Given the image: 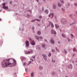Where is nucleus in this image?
Here are the masks:
<instances>
[{"mask_svg": "<svg viewBox=\"0 0 77 77\" xmlns=\"http://www.w3.org/2000/svg\"><path fill=\"white\" fill-rule=\"evenodd\" d=\"M52 61L53 62H55V60H53V59H52Z\"/></svg>", "mask_w": 77, "mask_h": 77, "instance_id": "obj_48", "label": "nucleus"}, {"mask_svg": "<svg viewBox=\"0 0 77 77\" xmlns=\"http://www.w3.org/2000/svg\"><path fill=\"white\" fill-rule=\"evenodd\" d=\"M69 16L70 17V18H72V14H70L69 15Z\"/></svg>", "mask_w": 77, "mask_h": 77, "instance_id": "obj_42", "label": "nucleus"}, {"mask_svg": "<svg viewBox=\"0 0 77 77\" xmlns=\"http://www.w3.org/2000/svg\"><path fill=\"white\" fill-rule=\"evenodd\" d=\"M39 69L40 70H42V69H43V67L41 66H39Z\"/></svg>", "mask_w": 77, "mask_h": 77, "instance_id": "obj_17", "label": "nucleus"}, {"mask_svg": "<svg viewBox=\"0 0 77 77\" xmlns=\"http://www.w3.org/2000/svg\"><path fill=\"white\" fill-rule=\"evenodd\" d=\"M33 53V51H26L25 52V53L26 54H32Z\"/></svg>", "mask_w": 77, "mask_h": 77, "instance_id": "obj_5", "label": "nucleus"}, {"mask_svg": "<svg viewBox=\"0 0 77 77\" xmlns=\"http://www.w3.org/2000/svg\"><path fill=\"white\" fill-rule=\"evenodd\" d=\"M55 48H56V50H57V51H58V52H60V51H59V49H57V48L55 47Z\"/></svg>", "mask_w": 77, "mask_h": 77, "instance_id": "obj_29", "label": "nucleus"}, {"mask_svg": "<svg viewBox=\"0 0 77 77\" xmlns=\"http://www.w3.org/2000/svg\"><path fill=\"white\" fill-rule=\"evenodd\" d=\"M42 56L43 57H46L47 56V55H45V54H42Z\"/></svg>", "mask_w": 77, "mask_h": 77, "instance_id": "obj_23", "label": "nucleus"}, {"mask_svg": "<svg viewBox=\"0 0 77 77\" xmlns=\"http://www.w3.org/2000/svg\"><path fill=\"white\" fill-rule=\"evenodd\" d=\"M55 26L56 28H57H57H59V25L57 24H55Z\"/></svg>", "mask_w": 77, "mask_h": 77, "instance_id": "obj_16", "label": "nucleus"}, {"mask_svg": "<svg viewBox=\"0 0 77 77\" xmlns=\"http://www.w3.org/2000/svg\"><path fill=\"white\" fill-rule=\"evenodd\" d=\"M62 11H65V9H64L63 8H62Z\"/></svg>", "mask_w": 77, "mask_h": 77, "instance_id": "obj_49", "label": "nucleus"}, {"mask_svg": "<svg viewBox=\"0 0 77 77\" xmlns=\"http://www.w3.org/2000/svg\"><path fill=\"white\" fill-rule=\"evenodd\" d=\"M62 36L63 37V38H65V36H66L64 34H62Z\"/></svg>", "mask_w": 77, "mask_h": 77, "instance_id": "obj_28", "label": "nucleus"}, {"mask_svg": "<svg viewBox=\"0 0 77 77\" xmlns=\"http://www.w3.org/2000/svg\"><path fill=\"white\" fill-rule=\"evenodd\" d=\"M32 58H33V59H35V56H33L32 57Z\"/></svg>", "mask_w": 77, "mask_h": 77, "instance_id": "obj_57", "label": "nucleus"}, {"mask_svg": "<svg viewBox=\"0 0 77 77\" xmlns=\"http://www.w3.org/2000/svg\"><path fill=\"white\" fill-rule=\"evenodd\" d=\"M50 41L51 43V44H54V41L53 39H51L50 40Z\"/></svg>", "mask_w": 77, "mask_h": 77, "instance_id": "obj_12", "label": "nucleus"}, {"mask_svg": "<svg viewBox=\"0 0 77 77\" xmlns=\"http://www.w3.org/2000/svg\"><path fill=\"white\" fill-rule=\"evenodd\" d=\"M20 59L22 60H25L26 59V57H23V56H21L20 57Z\"/></svg>", "mask_w": 77, "mask_h": 77, "instance_id": "obj_13", "label": "nucleus"}, {"mask_svg": "<svg viewBox=\"0 0 77 77\" xmlns=\"http://www.w3.org/2000/svg\"><path fill=\"white\" fill-rule=\"evenodd\" d=\"M56 5L54 4H53V8L54 9H56Z\"/></svg>", "mask_w": 77, "mask_h": 77, "instance_id": "obj_14", "label": "nucleus"}, {"mask_svg": "<svg viewBox=\"0 0 77 77\" xmlns=\"http://www.w3.org/2000/svg\"><path fill=\"white\" fill-rule=\"evenodd\" d=\"M72 63H74V61H72Z\"/></svg>", "mask_w": 77, "mask_h": 77, "instance_id": "obj_62", "label": "nucleus"}, {"mask_svg": "<svg viewBox=\"0 0 77 77\" xmlns=\"http://www.w3.org/2000/svg\"><path fill=\"white\" fill-rule=\"evenodd\" d=\"M75 56V54H74L72 56Z\"/></svg>", "mask_w": 77, "mask_h": 77, "instance_id": "obj_53", "label": "nucleus"}, {"mask_svg": "<svg viewBox=\"0 0 77 77\" xmlns=\"http://www.w3.org/2000/svg\"><path fill=\"white\" fill-rule=\"evenodd\" d=\"M49 24L50 25V24H51V27H54V25H53V23H52V22L49 21Z\"/></svg>", "mask_w": 77, "mask_h": 77, "instance_id": "obj_11", "label": "nucleus"}, {"mask_svg": "<svg viewBox=\"0 0 77 77\" xmlns=\"http://www.w3.org/2000/svg\"><path fill=\"white\" fill-rule=\"evenodd\" d=\"M17 62L14 58H9L4 60L2 62L1 65L2 68L12 67L16 66Z\"/></svg>", "mask_w": 77, "mask_h": 77, "instance_id": "obj_1", "label": "nucleus"}, {"mask_svg": "<svg viewBox=\"0 0 77 77\" xmlns=\"http://www.w3.org/2000/svg\"><path fill=\"white\" fill-rule=\"evenodd\" d=\"M44 7H42V12H44Z\"/></svg>", "mask_w": 77, "mask_h": 77, "instance_id": "obj_37", "label": "nucleus"}, {"mask_svg": "<svg viewBox=\"0 0 77 77\" xmlns=\"http://www.w3.org/2000/svg\"><path fill=\"white\" fill-rule=\"evenodd\" d=\"M44 41H45V42H47V43L48 42V41H47V40H46V39H44Z\"/></svg>", "mask_w": 77, "mask_h": 77, "instance_id": "obj_46", "label": "nucleus"}, {"mask_svg": "<svg viewBox=\"0 0 77 77\" xmlns=\"http://www.w3.org/2000/svg\"><path fill=\"white\" fill-rule=\"evenodd\" d=\"M62 5V4H60V3H58V6L59 7H61V6Z\"/></svg>", "mask_w": 77, "mask_h": 77, "instance_id": "obj_21", "label": "nucleus"}, {"mask_svg": "<svg viewBox=\"0 0 77 77\" xmlns=\"http://www.w3.org/2000/svg\"><path fill=\"white\" fill-rule=\"evenodd\" d=\"M29 40L30 41V42H31V44L32 45H35V42H34V41L32 40L31 38H29Z\"/></svg>", "mask_w": 77, "mask_h": 77, "instance_id": "obj_2", "label": "nucleus"}, {"mask_svg": "<svg viewBox=\"0 0 77 77\" xmlns=\"http://www.w3.org/2000/svg\"><path fill=\"white\" fill-rule=\"evenodd\" d=\"M22 31H24V27H23V29H22Z\"/></svg>", "mask_w": 77, "mask_h": 77, "instance_id": "obj_47", "label": "nucleus"}, {"mask_svg": "<svg viewBox=\"0 0 77 77\" xmlns=\"http://www.w3.org/2000/svg\"><path fill=\"white\" fill-rule=\"evenodd\" d=\"M69 3H68L67 5H66L67 8H69Z\"/></svg>", "mask_w": 77, "mask_h": 77, "instance_id": "obj_30", "label": "nucleus"}, {"mask_svg": "<svg viewBox=\"0 0 77 77\" xmlns=\"http://www.w3.org/2000/svg\"><path fill=\"white\" fill-rule=\"evenodd\" d=\"M61 22L62 23H63V24H64L65 23H66V20L64 18H62L61 20Z\"/></svg>", "mask_w": 77, "mask_h": 77, "instance_id": "obj_3", "label": "nucleus"}, {"mask_svg": "<svg viewBox=\"0 0 77 77\" xmlns=\"http://www.w3.org/2000/svg\"><path fill=\"white\" fill-rule=\"evenodd\" d=\"M27 11V12L28 11H29V12H30V13H32V11L31 10H28V11Z\"/></svg>", "mask_w": 77, "mask_h": 77, "instance_id": "obj_45", "label": "nucleus"}, {"mask_svg": "<svg viewBox=\"0 0 77 77\" xmlns=\"http://www.w3.org/2000/svg\"><path fill=\"white\" fill-rule=\"evenodd\" d=\"M60 2H61V3H64V1L63 0H60Z\"/></svg>", "mask_w": 77, "mask_h": 77, "instance_id": "obj_39", "label": "nucleus"}, {"mask_svg": "<svg viewBox=\"0 0 77 77\" xmlns=\"http://www.w3.org/2000/svg\"><path fill=\"white\" fill-rule=\"evenodd\" d=\"M69 3H68L67 5H66L67 8H69Z\"/></svg>", "mask_w": 77, "mask_h": 77, "instance_id": "obj_31", "label": "nucleus"}, {"mask_svg": "<svg viewBox=\"0 0 77 77\" xmlns=\"http://www.w3.org/2000/svg\"><path fill=\"white\" fill-rule=\"evenodd\" d=\"M67 68L69 69H72V65L71 64H70L67 66Z\"/></svg>", "mask_w": 77, "mask_h": 77, "instance_id": "obj_8", "label": "nucleus"}, {"mask_svg": "<svg viewBox=\"0 0 77 77\" xmlns=\"http://www.w3.org/2000/svg\"><path fill=\"white\" fill-rule=\"evenodd\" d=\"M38 18L39 19H41V18H42V17L41 16H39Z\"/></svg>", "mask_w": 77, "mask_h": 77, "instance_id": "obj_35", "label": "nucleus"}, {"mask_svg": "<svg viewBox=\"0 0 77 77\" xmlns=\"http://www.w3.org/2000/svg\"><path fill=\"white\" fill-rule=\"evenodd\" d=\"M37 33L38 35H40L41 34V32L39 31H38L37 32Z\"/></svg>", "mask_w": 77, "mask_h": 77, "instance_id": "obj_20", "label": "nucleus"}, {"mask_svg": "<svg viewBox=\"0 0 77 77\" xmlns=\"http://www.w3.org/2000/svg\"><path fill=\"white\" fill-rule=\"evenodd\" d=\"M46 45H45V44H43L42 45V48H44L45 47Z\"/></svg>", "mask_w": 77, "mask_h": 77, "instance_id": "obj_19", "label": "nucleus"}, {"mask_svg": "<svg viewBox=\"0 0 77 77\" xmlns=\"http://www.w3.org/2000/svg\"><path fill=\"white\" fill-rule=\"evenodd\" d=\"M25 44H26V47H29V41H26L25 42Z\"/></svg>", "mask_w": 77, "mask_h": 77, "instance_id": "obj_7", "label": "nucleus"}, {"mask_svg": "<svg viewBox=\"0 0 77 77\" xmlns=\"http://www.w3.org/2000/svg\"><path fill=\"white\" fill-rule=\"evenodd\" d=\"M35 38H36V39H37L39 41V39H42V37H38V36H35Z\"/></svg>", "mask_w": 77, "mask_h": 77, "instance_id": "obj_6", "label": "nucleus"}, {"mask_svg": "<svg viewBox=\"0 0 77 77\" xmlns=\"http://www.w3.org/2000/svg\"><path fill=\"white\" fill-rule=\"evenodd\" d=\"M64 52L65 53V54H66V53H67V51H66L65 49H64Z\"/></svg>", "mask_w": 77, "mask_h": 77, "instance_id": "obj_41", "label": "nucleus"}, {"mask_svg": "<svg viewBox=\"0 0 77 77\" xmlns=\"http://www.w3.org/2000/svg\"><path fill=\"white\" fill-rule=\"evenodd\" d=\"M70 35H71V36H72V38H74V35H72V34H71Z\"/></svg>", "mask_w": 77, "mask_h": 77, "instance_id": "obj_43", "label": "nucleus"}, {"mask_svg": "<svg viewBox=\"0 0 77 77\" xmlns=\"http://www.w3.org/2000/svg\"><path fill=\"white\" fill-rule=\"evenodd\" d=\"M23 65H24V66H26V63L24 62L23 63Z\"/></svg>", "mask_w": 77, "mask_h": 77, "instance_id": "obj_40", "label": "nucleus"}, {"mask_svg": "<svg viewBox=\"0 0 77 77\" xmlns=\"http://www.w3.org/2000/svg\"><path fill=\"white\" fill-rule=\"evenodd\" d=\"M52 52H53V53H54L55 52V50L54 49H52Z\"/></svg>", "mask_w": 77, "mask_h": 77, "instance_id": "obj_27", "label": "nucleus"}, {"mask_svg": "<svg viewBox=\"0 0 77 77\" xmlns=\"http://www.w3.org/2000/svg\"><path fill=\"white\" fill-rule=\"evenodd\" d=\"M32 30H35V27L34 26H32Z\"/></svg>", "mask_w": 77, "mask_h": 77, "instance_id": "obj_34", "label": "nucleus"}, {"mask_svg": "<svg viewBox=\"0 0 77 77\" xmlns=\"http://www.w3.org/2000/svg\"><path fill=\"white\" fill-rule=\"evenodd\" d=\"M54 16V14L53 13H51L48 15L49 17H51V18H53V16Z\"/></svg>", "mask_w": 77, "mask_h": 77, "instance_id": "obj_10", "label": "nucleus"}, {"mask_svg": "<svg viewBox=\"0 0 77 77\" xmlns=\"http://www.w3.org/2000/svg\"><path fill=\"white\" fill-rule=\"evenodd\" d=\"M7 11H8V12H11V11H12V10L8 9L7 10Z\"/></svg>", "mask_w": 77, "mask_h": 77, "instance_id": "obj_33", "label": "nucleus"}, {"mask_svg": "<svg viewBox=\"0 0 77 77\" xmlns=\"http://www.w3.org/2000/svg\"><path fill=\"white\" fill-rule=\"evenodd\" d=\"M36 49H38V50H39L41 48L40 47L38 46H37L36 48Z\"/></svg>", "mask_w": 77, "mask_h": 77, "instance_id": "obj_24", "label": "nucleus"}, {"mask_svg": "<svg viewBox=\"0 0 77 77\" xmlns=\"http://www.w3.org/2000/svg\"><path fill=\"white\" fill-rule=\"evenodd\" d=\"M45 12L46 14H48V11L47 10H45Z\"/></svg>", "mask_w": 77, "mask_h": 77, "instance_id": "obj_18", "label": "nucleus"}, {"mask_svg": "<svg viewBox=\"0 0 77 77\" xmlns=\"http://www.w3.org/2000/svg\"><path fill=\"white\" fill-rule=\"evenodd\" d=\"M35 20H36V21H41V20H39L38 19H35Z\"/></svg>", "mask_w": 77, "mask_h": 77, "instance_id": "obj_25", "label": "nucleus"}, {"mask_svg": "<svg viewBox=\"0 0 77 77\" xmlns=\"http://www.w3.org/2000/svg\"><path fill=\"white\" fill-rule=\"evenodd\" d=\"M74 24V23L70 24V26H71L72 25V24Z\"/></svg>", "mask_w": 77, "mask_h": 77, "instance_id": "obj_60", "label": "nucleus"}, {"mask_svg": "<svg viewBox=\"0 0 77 77\" xmlns=\"http://www.w3.org/2000/svg\"><path fill=\"white\" fill-rule=\"evenodd\" d=\"M43 59H45V61H47V56L45 57H43Z\"/></svg>", "mask_w": 77, "mask_h": 77, "instance_id": "obj_22", "label": "nucleus"}, {"mask_svg": "<svg viewBox=\"0 0 77 77\" xmlns=\"http://www.w3.org/2000/svg\"><path fill=\"white\" fill-rule=\"evenodd\" d=\"M34 74H35V72H32L31 74V77H34Z\"/></svg>", "mask_w": 77, "mask_h": 77, "instance_id": "obj_15", "label": "nucleus"}, {"mask_svg": "<svg viewBox=\"0 0 77 77\" xmlns=\"http://www.w3.org/2000/svg\"><path fill=\"white\" fill-rule=\"evenodd\" d=\"M9 3H10V5L12 4V1H11L9 2Z\"/></svg>", "mask_w": 77, "mask_h": 77, "instance_id": "obj_38", "label": "nucleus"}, {"mask_svg": "<svg viewBox=\"0 0 77 77\" xmlns=\"http://www.w3.org/2000/svg\"><path fill=\"white\" fill-rule=\"evenodd\" d=\"M32 63V61H30L29 62L28 65H30Z\"/></svg>", "mask_w": 77, "mask_h": 77, "instance_id": "obj_36", "label": "nucleus"}, {"mask_svg": "<svg viewBox=\"0 0 77 77\" xmlns=\"http://www.w3.org/2000/svg\"><path fill=\"white\" fill-rule=\"evenodd\" d=\"M5 6H6V3H4L2 4V6L3 8L4 9H8V7H6Z\"/></svg>", "mask_w": 77, "mask_h": 77, "instance_id": "obj_4", "label": "nucleus"}, {"mask_svg": "<svg viewBox=\"0 0 77 77\" xmlns=\"http://www.w3.org/2000/svg\"><path fill=\"white\" fill-rule=\"evenodd\" d=\"M73 51H77V50H76V49L75 48H74L73 49Z\"/></svg>", "mask_w": 77, "mask_h": 77, "instance_id": "obj_26", "label": "nucleus"}, {"mask_svg": "<svg viewBox=\"0 0 77 77\" xmlns=\"http://www.w3.org/2000/svg\"><path fill=\"white\" fill-rule=\"evenodd\" d=\"M75 6H77V4L76 3H75L74 4Z\"/></svg>", "mask_w": 77, "mask_h": 77, "instance_id": "obj_55", "label": "nucleus"}, {"mask_svg": "<svg viewBox=\"0 0 77 77\" xmlns=\"http://www.w3.org/2000/svg\"><path fill=\"white\" fill-rule=\"evenodd\" d=\"M33 33H35V31H33Z\"/></svg>", "mask_w": 77, "mask_h": 77, "instance_id": "obj_61", "label": "nucleus"}, {"mask_svg": "<svg viewBox=\"0 0 77 77\" xmlns=\"http://www.w3.org/2000/svg\"><path fill=\"white\" fill-rule=\"evenodd\" d=\"M38 3L39 2V1H38V0H35Z\"/></svg>", "mask_w": 77, "mask_h": 77, "instance_id": "obj_59", "label": "nucleus"}, {"mask_svg": "<svg viewBox=\"0 0 77 77\" xmlns=\"http://www.w3.org/2000/svg\"><path fill=\"white\" fill-rule=\"evenodd\" d=\"M25 71H26V72H27V69L26 68L25 69Z\"/></svg>", "mask_w": 77, "mask_h": 77, "instance_id": "obj_50", "label": "nucleus"}, {"mask_svg": "<svg viewBox=\"0 0 77 77\" xmlns=\"http://www.w3.org/2000/svg\"><path fill=\"white\" fill-rule=\"evenodd\" d=\"M51 53H49L48 56H49V57H51Z\"/></svg>", "mask_w": 77, "mask_h": 77, "instance_id": "obj_32", "label": "nucleus"}, {"mask_svg": "<svg viewBox=\"0 0 77 77\" xmlns=\"http://www.w3.org/2000/svg\"><path fill=\"white\" fill-rule=\"evenodd\" d=\"M41 25L40 24H39H39H37V26H40V25Z\"/></svg>", "mask_w": 77, "mask_h": 77, "instance_id": "obj_54", "label": "nucleus"}, {"mask_svg": "<svg viewBox=\"0 0 77 77\" xmlns=\"http://www.w3.org/2000/svg\"><path fill=\"white\" fill-rule=\"evenodd\" d=\"M51 33H52V34H54V35H56V32L53 29H52L51 31Z\"/></svg>", "mask_w": 77, "mask_h": 77, "instance_id": "obj_9", "label": "nucleus"}, {"mask_svg": "<svg viewBox=\"0 0 77 77\" xmlns=\"http://www.w3.org/2000/svg\"><path fill=\"white\" fill-rule=\"evenodd\" d=\"M67 39H68L69 42H70V40H69V38H68Z\"/></svg>", "mask_w": 77, "mask_h": 77, "instance_id": "obj_52", "label": "nucleus"}, {"mask_svg": "<svg viewBox=\"0 0 77 77\" xmlns=\"http://www.w3.org/2000/svg\"><path fill=\"white\" fill-rule=\"evenodd\" d=\"M35 21V20H32L31 21V22H34Z\"/></svg>", "mask_w": 77, "mask_h": 77, "instance_id": "obj_51", "label": "nucleus"}, {"mask_svg": "<svg viewBox=\"0 0 77 77\" xmlns=\"http://www.w3.org/2000/svg\"><path fill=\"white\" fill-rule=\"evenodd\" d=\"M30 60H32V62H34V60H33V59L32 58H30Z\"/></svg>", "mask_w": 77, "mask_h": 77, "instance_id": "obj_44", "label": "nucleus"}, {"mask_svg": "<svg viewBox=\"0 0 77 77\" xmlns=\"http://www.w3.org/2000/svg\"><path fill=\"white\" fill-rule=\"evenodd\" d=\"M54 74H55V73H54V72H52V74L53 75H54Z\"/></svg>", "mask_w": 77, "mask_h": 77, "instance_id": "obj_56", "label": "nucleus"}, {"mask_svg": "<svg viewBox=\"0 0 77 77\" xmlns=\"http://www.w3.org/2000/svg\"><path fill=\"white\" fill-rule=\"evenodd\" d=\"M27 17H30V15L29 14H27Z\"/></svg>", "mask_w": 77, "mask_h": 77, "instance_id": "obj_58", "label": "nucleus"}, {"mask_svg": "<svg viewBox=\"0 0 77 77\" xmlns=\"http://www.w3.org/2000/svg\"><path fill=\"white\" fill-rule=\"evenodd\" d=\"M75 13H76V14H77V11H76V12H75Z\"/></svg>", "mask_w": 77, "mask_h": 77, "instance_id": "obj_63", "label": "nucleus"}, {"mask_svg": "<svg viewBox=\"0 0 77 77\" xmlns=\"http://www.w3.org/2000/svg\"><path fill=\"white\" fill-rule=\"evenodd\" d=\"M75 62H77V61L76 60Z\"/></svg>", "mask_w": 77, "mask_h": 77, "instance_id": "obj_64", "label": "nucleus"}]
</instances>
